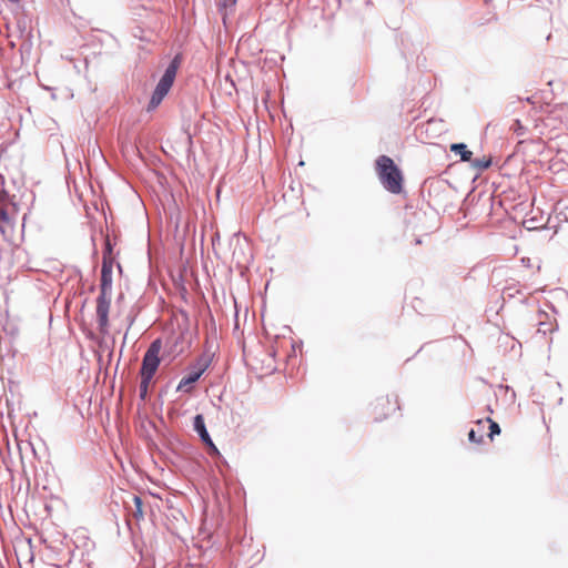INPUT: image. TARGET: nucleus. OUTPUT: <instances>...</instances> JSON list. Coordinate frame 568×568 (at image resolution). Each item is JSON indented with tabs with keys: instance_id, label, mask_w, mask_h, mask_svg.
Masks as SVG:
<instances>
[{
	"instance_id": "obj_10",
	"label": "nucleus",
	"mask_w": 568,
	"mask_h": 568,
	"mask_svg": "<svg viewBox=\"0 0 568 568\" xmlns=\"http://www.w3.org/2000/svg\"><path fill=\"white\" fill-rule=\"evenodd\" d=\"M490 165H491V160L486 159V158H483V159H473L471 158V161H470V166L478 172H483V171L487 170Z\"/></svg>"
},
{
	"instance_id": "obj_18",
	"label": "nucleus",
	"mask_w": 568,
	"mask_h": 568,
	"mask_svg": "<svg viewBox=\"0 0 568 568\" xmlns=\"http://www.w3.org/2000/svg\"><path fill=\"white\" fill-rule=\"evenodd\" d=\"M9 200V193L4 190H0V205L7 207V202Z\"/></svg>"
},
{
	"instance_id": "obj_21",
	"label": "nucleus",
	"mask_w": 568,
	"mask_h": 568,
	"mask_svg": "<svg viewBox=\"0 0 568 568\" xmlns=\"http://www.w3.org/2000/svg\"><path fill=\"white\" fill-rule=\"evenodd\" d=\"M128 322H129V326H128V329H129L132 326L133 322H134V317H129Z\"/></svg>"
},
{
	"instance_id": "obj_3",
	"label": "nucleus",
	"mask_w": 568,
	"mask_h": 568,
	"mask_svg": "<svg viewBox=\"0 0 568 568\" xmlns=\"http://www.w3.org/2000/svg\"><path fill=\"white\" fill-rule=\"evenodd\" d=\"M180 63V55H175L168 64L166 69L164 70V73L162 74L160 81L158 82L151 95V99L146 106L148 112H153L161 104L165 95L169 93L176 77Z\"/></svg>"
},
{
	"instance_id": "obj_4",
	"label": "nucleus",
	"mask_w": 568,
	"mask_h": 568,
	"mask_svg": "<svg viewBox=\"0 0 568 568\" xmlns=\"http://www.w3.org/2000/svg\"><path fill=\"white\" fill-rule=\"evenodd\" d=\"M214 352L210 345H206L204 352L196 358L195 363L190 365L187 373L178 384L176 392L190 393L192 385L195 384L204 372L210 367Z\"/></svg>"
},
{
	"instance_id": "obj_15",
	"label": "nucleus",
	"mask_w": 568,
	"mask_h": 568,
	"mask_svg": "<svg viewBox=\"0 0 568 568\" xmlns=\"http://www.w3.org/2000/svg\"><path fill=\"white\" fill-rule=\"evenodd\" d=\"M487 422L489 423V437L493 439L495 435H499L501 429H500V426L494 422L493 419H490L489 417L487 418Z\"/></svg>"
},
{
	"instance_id": "obj_16",
	"label": "nucleus",
	"mask_w": 568,
	"mask_h": 568,
	"mask_svg": "<svg viewBox=\"0 0 568 568\" xmlns=\"http://www.w3.org/2000/svg\"><path fill=\"white\" fill-rule=\"evenodd\" d=\"M203 444L207 447L210 455H220V452L211 437L210 440H204Z\"/></svg>"
},
{
	"instance_id": "obj_19",
	"label": "nucleus",
	"mask_w": 568,
	"mask_h": 568,
	"mask_svg": "<svg viewBox=\"0 0 568 568\" xmlns=\"http://www.w3.org/2000/svg\"><path fill=\"white\" fill-rule=\"evenodd\" d=\"M103 252H106V255H109V256H111V254H112V246H111V243L109 240H106V242H105V247H104Z\"/></svg>"
},
{
	"instance_id": "obj_11",
	"label": "nucleus",
	"mask_w": 568,
	"mask_h": 568,
	"mask_svg": "<svg viewBox=\"0 0 568 568\" xmlns=\"http://www.w3.org/2000/svg\"><path fill=\"white\" fill-rule=\"evenodd\" d=\"M151 381H152L151 377L141 376V383L139 386V396L141 399H145Z\"/></svg>"
},
{
	"instance_id": "obj_12",
	"label": "nucleus",
	"mask_w": 568,
	"mask_h": 568,
	"mask_svg": "<svg viewBox=\"0 0 568 568\" xmlns=\"http://www.w3.org/2000/svg\"><path fill=\"white\" fill-rule=\"evenodd\" d=\"M132 500L134 503V510H133V516L136 518V519H140L143 517V510H142V506H143V503H142V499L140 496L138 495H133L132 496Z\"/></svg>"
},
{
	"instance_id": "obj_5",
	"label": "nucleus",
	"mask_w": 568,
	"mask_h": 568,
	"mask_svg": "<svg viewBox=\"0 0 568 568\" xmlns=\"http://www.w3.org/2000/svg\"><path fill=\"white\" fill-rule=\"evenodd\" d=\"M192 345V339L187 336V331H183L178 335L169 337L165 342L162 359L168 358L169 362L181 356Z\"/></svg>"
},
{
	"instance_id": "obj_1",
	"label": "nucleus",
	"mask_w": 568,
	"mask_h": 568,
	"mask_svg": "<svg viewBox=\"0 0 568 568\" xmlns=\"http://www.w3.org/2000/svg\"><path fill=\"white\" fill-rule=\"evenodd\" d=\"M376 173L383 186L393 194L403 189V174L394 160L387 155H379L375 161Z\"/></svg>"
},
{
	"instance_id": "obj_8",
	"label": "nucleus",
	"mask_w": 568,
	"mask_h": 568,
	"mask_svg": "<svg viewBox=\"0 0 568 568\" xmlns=\"http://www.w3.org/2000/svg\"><path fill=\"white\" fill-rule=\"evenodd\" d=\"M13 231V222L9 216L6 206L0 205V233L3 236L9 235Z\"/></svg>"
},
{
	"instance_id": "obj_17",
	"label": "nucleus",
	"mask_w": 568,
	"mask_h": 568,
	"mask_svg": "<svg viewBox=\"0 0 568 568\" xmlns=\"http://www.w3.org/2000/svg\"><path fill=\"white\" fill-rule=\"evenodd\" d=\"M468 439L470 443L480 444L483 442V436H477L475 429H470L468 433Z\"/></svg>"
},
{
	"instance_id": "obj_7",
	"label": "nucleus",
	"mask_w": 568,
	"mask_h": 568,
	"mask_svg": "<svg viewBox=\"0 0 568 568\" xmlns=\"http://www.w3.org/2000/svg\"><path fill=\"white\" fill-rule=\"evenodd\" d=\"M193 429L199 435L201 442L210 440V433L207 432L205 420L202 414H197L193 417Z\"/></svg>"
},
{
	"instance_id": "obj_13",
	"label": "nucleus",
	"mask_w": 568,
	"mask_h": 568,
	"mask_svg": "<svg viewBox=\"0 0 568 568\" xmlns=\"http://www.w3.org/2000/svg\"><path fill=\"white\" fill-rule=\"evenodd\" d=\"M112 268H113L112 256H109V255H106V252H103L101 273H112Z\"/></svg>"
},
{
	"instance_id": "obj_20",
	"label": "nucleus",
	"mask_w": 568,
	"mask_h": 568,
	"mask_svg": "<svg viewBox=\"0 0 568 568\" xmlns=\"http://www.w3.org/2000/svg\"><path fill=\"white\" fill-rule=\"evenodd\" d=\"M525 223H528L529 225L527 226L529 230L530 229H537L538 226L535 225V219H530L528 221H526Z\"/></svg>"
},
{
	"instance_id": "obj_2",
	"label": "nucleus",
	"mask_w": 568,
	"mask_h": 568,
	"mask_svg": "<svg viewBox=\"0 0 568 568\" xmlns=\"http://www.w3.org/2000/svg\"><path fill=\"white\" fill-rule=\"evenodd\" d=\"M111 294L112 273H101L100 294L97 297V317L101 334L108 333Z\"/></svg>"
},
{
	"instance_id": "obj_22",
	"label": "nucleus",
	"mask_w": 568,
	"mask_h": 568,
	"mask_svg": "<svg viewBox=\"0 0 568 568\" xmlns=\"http://www.w3.org/2000/svg\"><path fill=\"white\" fill-rule=\"evenodd\" d=\"M422 241L419 239L416 240V244H420Z\"/></svg>"
},
{
	"instance_id": "obj_9",
	"label": "nucleus",
	"mask_w": 568,
	"mask_h": 568,
	"mask_svg": "<svg viewBox=\"0 0 568 568\" xmlns=\"http://www.w3.org/2000/svg\"><path fill=\"white\" fill-rule=\"evenodd\" d=\"M450 152L455 155H459L460 161L470 162L473 158V152L468 150L467 145L463 142L450 144Z\"/></svg>"
},
{
	"instance_id": "obj_14",
	"label": "nucleus",
	"mask_w": 568,
	"mask_h": 568,
	"mask_svg": "<svg viewBox=\"0 0 568 568\" xmlns=\"http://www.w3.org/2000/svg\"><path fill=\"white\" fill-rule=\"evenodd\" d=\"M504 294L508 297H514L515 294H521V286L519 284H511L504 288Z\"/></svg>"
},
{
	"instance_id": "obj_6",
	"label": "nucleus",
	"mask_w": 568,
	"mask_h": 568,
	"mask_svg": "<svg viewBox=\"0 0 568 568\" xmlns=\"http://www.w3.org/2000/svg\"><path fill=\"white\" fill-rule=\"evenodd\" d=\"M162 348L161 338H155L146 349L142 358V366L140 369L141 376H148L153 378L155 375L159 365L161 363L160 352Z\"/></svg>"
}]
</instances>
